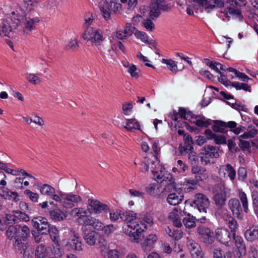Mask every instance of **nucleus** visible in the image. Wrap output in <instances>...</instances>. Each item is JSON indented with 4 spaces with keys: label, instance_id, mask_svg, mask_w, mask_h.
<instances>
[{
    "label": "nucleus",
    "instance_id": "nucleus-47",
    "mask_svg": "<svg viewBox=\"0 0 258 258\" xmlns=\"http://www.w3.org/2000/svg\"><path fill=\"white\" fill-rule=\"evenodd\" d=\"M166 171L165 170L164 168L160 167V170L158 171H152V173L153 175V177L155 179L159 182L160 180L162 178V175H163V173H165Z\"/></svg>",
    "mask_w": 258,
    "mask_h": 258
},
{
    "label": "nucleus",
    "instance_id": "nucleus-14",
    "mask_svg": "<svg viewBox=\"0 0 258 258\" xmlns=\"http://www.w3.org/2000/svg\"><path fill=\"white\" fill-rule=\"evenodd\" d=\"M68 245H69L73 249L76 251L83 250L81 239L78 233L75 231L73 232V236L71 238L70 241L68 242Z\"/></svg>",
    "mask_w": 258,
    "mask_h": 258
},
{
    "label": "nucleus",
    "instance_id": "nucleus-35",
    "mask_svg": "<svg viewBox=\"0 0 258 258\" xmlns=\"http://www.w3.org/2000/svg\"><path fill=\"white\" fill-rule=\"evenodd\" d=\"M51 239L54 242L58 243L59 235L57 229L55 227H50V230L48 231Z\"/></svg>",
    "mask_w": 258,
    "mask_h": 258
},
{
    "label": "nucleus",
    "instance_id": "nucleus-45",
    "mask_svg": "<svg viewBox=\"0 0 258 258\" xmlns=\"http://www.w3.org/2000/svg\"><path fill=\"white\" fill-rule=\"evenodd\" d=\"M15 213L16 219L21 220L25 222H27L29 221V216L26 213L19 210L15 211Z\"/></svg>",
    "mask_w": 258,
    "mask_h": 258
},
{
    "label": "nucleus",
    "instance_id": "nucleus-5",
    "mask_svg": "<svg viewBox=\"0 0 258 258\" xmlns=\"http://www.w3.org/2000/svg\"><path fill=\"white\" fill-rule=\"evenodd\" d=\"M30 229L26 225L22 226L19 232L13 242L16 250H23L28 248V237Z\"/></svg>",
    "mask_w": 258,
    "mask_h": 258
},
{
    "label": "nucleus",
    "instance_id": "nucleus-33",
    "mask_svg": "<svg viewBox=\"0 0 258 258\" xmlns=\"http://www.w3.org/2000/svg\"><path fill=\"white\" fill-rule=\"evenodd\" d=\"M194 2L197 3L199 5L205 7L207 12H210V10H213L215 8V6L210 4V2L208 0H193Z\"/></svg>",
    "mask_w": 258,
    "mask_h": 258
},
{
    "label": "nucleus",
    "instance_id": "nucleus-3",
    "mask_svg": "<svg viewBox=\"0 0 258 258\" xmlns=\"http://www.w3.org/2000/svg\"><path fill=\"white\" fill-rule=\"evenodd\" d=\"M24 20V16L17 12H13L10 16L3 21L0 25V36L10 37Z\"/></svg>",
    "mask_w": 258,
    "mask_h": 258
},
{
    "label": "nucleus",
    "instance_id": "nucleus-21",
    "mask_svg": "<svg viewBox=\"0 0 258 258\" xmlns=\"http://www.w3.org/2000/svg\"><path fill=\"white\" fill-rule=\"evenodd\" d=\"M21 227L22 226L20 225H12L9 226L6 231V234L8 238L10 240H12L14 238L15 240V237L17 236Z\"/></svg>",
    "mask_w": 258,
    "mask_h": 258
},
{
    "label": "nucleus",
    "instance_id": "nucleus-12",
    "mask_svg": "<svg viewBox=\"0 0 258 258\" xmlns=\"http://www.w3.org/2000/svg\"><path fill=\"white\" fill-rule=\"evenodd\" d=\"M215 236L217 240L225 245H228L231 241L230 233L224 228H218L216 230Z\"/></svg>",
    "mask_w": 258,
    "mask_h": 258
},
{
    "label": "nucleus",
    "instance_id": "nucleus-58",
    "mask_svg": "<svg viewBox=\"0 0 258 258\" xmlns=\"http://www.w3.org/2000/svg\"><path fill=\"white\" fill-rule=\"evenodd\" d=\"M162 178L158 182L162 183L164 181L166 182H170V180H172L174 179L173 177V176L171 174L166 171L165 173H163V175H162Z\"/></svg>",
    "mask_w": 258,
    "mask_h": 258
},
{
    "label": "nucleus",
    "instance_id": "nucleus-37",
    "mask_svg": "<svg viewBox=\"0 0 258 258\" xmlns=\"http://www.w3.org/2000/svg\"><path fill=\"white\" fill-rule=\"evenodd\" d=\"M231 86L235 88L236 90L242 89L244 91L250 92V87L246 83L233 82L231 83Z\"/></svg>",
    "mask_w": 258,
    "mask_h": 258
},
{
    "label": "nucleus",
    "instance_id": "nucleus-64",
    "mask_svg": "<svg viewBox=\"0 0 258 258\" xmlns=\"http://www.w3.org/2000/svg\"><path fill=\"white\" fill-rule=\"evenodd\" d=\"M105 258H120L119 252L115 250H110L108 251L107 257Z\"/></svg>",
    "mask_w": 258,
    "mask_h": 258
},
{
    "label": "nucleus",
    "instance_id": "nucleus-25",
    "mask_svg": "<svg viewBox=\"0 0 258 258\" xmlns=\"http://www.w3.org/2000/svg\"><path fill=\"white\" fill-rule=\"evenodd\" d=\"M136 213L133 214L128 212H124L120 211L119 212V217L123 221H126V224L130 223L132 222H134L138 220L136 218Z\"/></svg>",
    "mask_w": 258,
    "mask_h": 258
},
{
    "label": "nucleus",
    "instance_id": "nucleus-49",
    "mask_svg": "<svg viewBox=\"0 0 258 258\" xmlns=\"http://www.w3.org/2000/svg\"><path fill=\"white\" fill-rule=\"evenodd\" d=\"M190 252L194 258H204V254L200 246H199L198 248L197 247Z\"/></svg>",
    "mask_w": 258,
    "mask_h": 258
},
{
    "label": "nucleus",
    "instance_id": "nucleus-53",
    "mask_svg": "<svg viewBox=\"0 0 258 258\" xmlns=\"http://www.w3.org/2000/svg\"><path fill=\"white\" fill-rule=\"evenodd\" d=\"M133 107V105L132 104V101H130L128 103L125 102L122 104V111L124 115L128 114L129 112L131 111L132 108Z\"/></svg>",
    "mask_w": 258,
    "mask_h": 258
},
{
    "label": "nucleus",
    "instance_id": "nucleus-9",
    "mask_svg": "<svg viewBox=\"0 0 258 258\" xmlns=\"http://www.w3.org/2000/svg\"><path fill=\"white\" fill-rule=\"evenodd\" d=\"M213 130L215 132L225 133L227 132L226 128H229L230 131L233 133V130L237 126L236 122L233 121L226 122L221 120H213Z\"/></svg>",
    "mask_w": 258,
    "mask_h": 258
},
{
    "label": "nucleus",
    "instance_id": "nucleus-6",
    "mask_svg": "<svg viewBox=\"0 0 258 258\" xmlns=\"http://www.w3.org/2000/svg\"><path fill=\"white\" fill-rule=\"evenodd\" d=\"M197 233L199 238L206 246H212L215 239L214 233L212 230L208 227L201 226L198 227Z\"/></svg>",
    "mask_w": 258,
    "mask_h": 258
},
{
    "label": "nucleus",
    "instance_id": "nucleus-59",
    "mask_svg": "<svg viewBox=\"0 0 258 258\" xmlns=\"http://www.w3.org/2000/svg\"><path fill=\"white\" fill-rule=\"evenodd\" d=\"M227 103L228 104H229L230 105H231L232 108H233L239 111L240 110H242L243 111L246 112L247 110V109L245 107V105H241L240 104H237L236 102L235 103H233V102L230 103L229 102H227Z\"/></svg>",
    "mask_w": 258,
    "mask_h": 258
},
{
    "label": "nucleus",
    "instance_id": "nucleus-23",
    "mask_svg": "<svg viewBox=\"0 0 258 258\" xmlns=\"http://www.w3.org/2000/svg\"><path fill=\"white\" fill-rule=\"evenodd\" d=\"M196 120L193 121V122L196 125L202 127H207L212 124L213 120L211 119L206 120L204 116H196L195 117Z\"/></svg>",
    "mask_w": 258,
    "mask_h": 258
},
{
    "label": "nucleus",
    "instance_id": "nucleus-30",
    "mask_svg": "<svg viewBox=\"0 0 258 258\" xmlns=\"http://www.w3.org/2000/svg\"><path fill=\"white\" fill-rule=\"evenodd\" d=\"M79 47V41L76 38L71 39L66 46L67 50L73 51H77Z\"/></svg>",
    "mask_w": 258,
    "mask_h": 258
},
{
    "label": "nucleus",
    "instance_id": "nucleus-29",
    "mask_svg": "<svg viewBox=\"0 0 258 258\" xmlns=\"http://www.w3.org/2000/svg\"><path fill=\"white\" fill-rule=\"evenodd\" d=\"M166 232L170 237H172L173 239L176 241L180 239L182 237L183 232L181 230L177 229L172 230L171 229L168 228V230H166Z\"/></svg>",
    "mask_w": 258,
    "mask_h": 258
},
{
    "label": "nucleus",
    "instance_id": "nucleus-55",
    "mask_svg": "<svg viewBox=\"0 0 258 258\" xmlns=\"http://www.w3.org/2000/svg\"><path fill=\"white\" fill-rule=\"evenodd\" d=\"M204 61L206 64L209 66L212 69L214 70L215 71L218 73L219 74H221V72L217 67V66L216 65L215 62H214L213 61H211L208 58H205Z\"/></svg>",
    "mask_w": 258,
    "mask_h": 258
},
{
    "label": "nucleus",
    "instance_id": "nucleus-48",
    "mask_svg": "<svg viewBox=\"0 0 258 258\" xmlns=\"http://www.w3.org/2000/svg\"><path fill=\"white\" fill-rule=\"evenodd\" d=\"M205 150H208V152L211 154V156L214 158H218L219 154L218 151L216 149V147L211 145H207L205 146Z\"/></svg>",
    "mask_w": 258,
    "mask_h": 258
},
{
    "label": "nucleus",
    "instance_id": "nucleus-11",
    "mask_svg": "<svg viewBox=\"0 0 258 258\" xmlns=\"http://www.w3.org/2000/svg\"><path fill=\"white\" fill-rule=\"evenodd\" d=\"M88 202V210L90 211V213L93 211L95 213H100L103 211H107L109 210L107 205L103 204L99 201L89 199Z\"/></svg>",
    "mask_w": 258,
    "mask_h": 258
},
{
    "label": "nucleus",
    "instance_id": "nucleus-17",
    "mask_svg": "<svg viewBox=\"0 0 258 258\" xmlns=\"http://www.w3.org/2000/svg\"><path fill=\"white\" fill-rule=\"evenodd\" d=\"M49 213L51 219L54 222L63 221L68 216V214L66 213L61 211L59 209L50 210Z\"/></svg>",
    "mask_w": 258,
    "mask_h": 258
},
{
    "label": "nucleus",
    "instance_id": "nucleus-32",
    "mask_svg": "<svg viewBox=\"0 0 258 258\" xmlns=\"http://www.w3.org/2000/svg\"><path fill=\"white\" fill-rule=\"evenodd\" d=\"M162 62L163 63H164L166 64L167 66H169V70L172 72H177V71H181L183 67L181 68V69L178 70L177 69V66L176 64L175 63V61L173 60L172 59H167L165 58H163L162 59Z\"/></svg>",
    "mask_w": 258,
    "mask_h": 258
},
{
    "label": "nucleus",
    "instance_id": "nucleus-8",
    "mask_svg": "<svg viewBox=\"0 0 258 258\" xmlns=\"http://www.w3.org/2000/svg\"><path fill=\"white\" fill-rule=\"evenodd\" d=\"M213 192L215 204L221 208L225 205L226 201V193L224 185L221 183L216 184L213 188Z\"/></svg>",
    "mask_w": 258,
    "mask_h": 258
},
{
    "label": "nucleus",
    "instance_id": "nucleus-31",
    "mask_svg": "<svg viewBox=\"0 0 258 258\" xmlns=\"http://www.w3.org/2000/svg\"><path fill=\"white\" fill-rule=\"evenodd\" d=\"M47 255L46 249L42 244L39 245L35 251L36 258H44Z\"/></svg>",
    "mask_w": 258,
    "mask_h": 258
},
{
    "label": "nucleus",
    "instance_id": "nucleus-26",
    "mask_svg": "<svg viewBox=\"0 0 258 258\" xmlns=\"http://www.w3.org/2000/svg\"><path fill=\"white\" fill-rule=\"evenodd\" d=\"M59 195L61 196L62 199H66L70 201L72 203H78L81 202L82 200V198L78 195L64 194L60 191L59 192Z\"/></svg>",
    "mask_w": 258,
    "mask_h": 258
},
{
    "label": "nucleus",
    "instance_id": "nucleus-15",
    "mask_svg": "<svg viewBox=\"0 0 258 258\" xmlns=\"http://www.w3.org/2000/svg\"><path fill=\"white\" fill-rule=\"evenodd\" d=\"M83 238L89 245H94L97 240V233L94 231L85 228L83 231Z\"/></svg>",
    "mask_w": 258,
    "mask_h": 258
},
{
    "label": "nucleus",
    "instance_id": "nucleus-34",
    "mask_svg": "<svg viewBox=\"0 0 258 258\" xmlns=\"http://www.w3.org/2000/svg\"><path fill=\"white\" fill-rule=\"evenodd\" d=\"M40 191L42 195L49 196L55 192V189L49 184H44L40 187Z\"/></svg>",
    "mask_w": 258,
    "mask_h": 258
},
{
    "label": "nucleus",
    "instance_id": "nucleus-4",
    "mask_svg": "<svg viewBox=\"0 0 258 258\" xmlns=\"http://www.w3.org/2000/svg\"><path fill=\"white\" fill-rule=\"evenodd\" d=\"M146 228V225L142 223L140 219L126 224L123 226L124 233L130 237L132 241L137 243L142 242L145 239L143 233Z\"/></svg>",
    "mask_w": 258,
    "mask_h": 258
},
{
    "label": "nucleus",
    "instance_id": "nucleus-40",
    "mask_svg": "<svg viewBox=\"0 0 258 258\" xmlns=\"http://www.w3.org/2000/svg\"><path fill=\"white\" fill-rule=\"evenodd\" d=\"M26 79L28 82L35 85L38 84L41 82L40 78L38 76L32 73L28 74Z\"/></svg>",
    "mask_w": 258,
    "mask_h": 258
},
{
    "label": "nucleus",
    "instance_id": "nucleus-20",
    "mask_svg": "<svg viewBox=\"0 0 258 258\" xmlns=\"http://www.w3.org/2000/svg\"><path fill=\"white\" fill-rule=\"evenodd\" d=\"M233 235L235 245L238 251L240 254L245 253L246 252V246L243 238L240 236L236 235L235 233H233Z\"/></svg>",
    "mask_w": 258,
    "mask_h": 258
},
{
    "label": "nucleus",
    "instance_id": "nucleus-50",
    "mask_svg": "<svg viewBox=\"0 0 258 258\" xmlns=\"http://www.w3.org/2000/svg\"><path fill=\"white\" fill-rule=\"evenodd\" d=\"M100 10L102 16L106 21L110 19V13L112 11H110L109 9L106 8V6L105 5L103 7H100Z\"/></svg>",
    "mask_w": 258,
    "mask_h": 258
},
{
    "label": "nucleus",
    "instance_id": "nucleus-43",
    "mask_svg": "<svg viewBox=\"0 0 258 258\" xmlns=\"http://www.w3.org/2000/svg\"><path fill=\"white\" fill-rule=\"evenodd\" d=\"M136 31H137V29L134 26H133L131 23H126L123 31V33L128 37L131 36L133 34H135Z\"/></svg>",
    "mask_w": 258,
    "mask_h": 258
},
{
    "label": "nucleus",
    "instance_id": "nucleus-36",
    "mask_svg": "<svg viewBox=\"0 0 258 258\" xmlns=\"http://www.w3.org/2000/svg\"><path fill=\"white\" fill-rule=\"evenodd\" d=\"M93 219L94 218L93 217H90L89 216L86 215L85 216H82V217L78 218L77 220L80 224L83 226H91Z\"/></svg>",
    "mask_w": 258,
    "mask_h": 258
},
{
    "label": "nucleus",
    "instance_id": "nucleus-24",
    "mask_svg": "<svg viewBox=\"0 0 258 258\" xmlns=\"http://www.w3.org/2000/svg\"><path fill=\"white\" fill-rule=\"evenodd\" d=\"M106 8L116 13L119 12L121 8V5L117 3V0H105V5Z\"/></svg>",
    "mask_w": 258,
    "mask_h": 258
},
{
    "label": "nucleus",
    "instance_id": "nucleus-41",
    "mask_svg": "<svg viewBox=\"0 0 258 258\" xmlns=\"http://www.w3.org/2000/svg\"><path fill=\"white\" fill-rule=\"evenodd\" d=\"M157 239V236L155 234H149L145 239L143 244V246H151Z\"/></svg>",
    "mask_w": 258,
    "mask_h": 258
},
{
    "label": "nucleus",
    "instance_id": "nucleus-16",
    "mask_svg": "<svg viewBox=\"0 0 258 258\" xmlns=\"http://www.w3.org/2000/svg\"><path fill=\"white\" fill-rule=\"evenodd\" d=\"M244 236L248 241L253 242L258 240V226H251L245 231Z\"/></svg>",
    "mask_w": 258,
    "mask_h": 258
},
{
    "label": "nucleus",
    "instance_id": "nucleus-57",
    "mask_svg": "<svg viewBox=\"0 0 258 258\" xmlns=\"http://www.w3.org/2000/svg\"><path fill=\"white\" fill-rule=\"evenodd\" d=\"M24 194L27 196H29V198L31 199V200L33 202H37L38 198L39 195L37 193H35L33 192H32L29 189H26L24 191Z\"/></svg>",
    "mask_w": 258,
    "mask_h": 258
},
{
    "label": "nucleus",
    "instance_id": "nucleus-56",
    "mask_svg": "<svg viewBox=\"0 0 258 258\" xmlns=\"http://www.w3.org/2000/svg\"><path fill=\"white\" fill-rule=\"evenodd\" d=\"M127 72L131 74V76L135 79L139 78V72L137 71L136 66L133 64L127 70Z\"/></svg>",
    "mask_w": 258,
    "mask_h": 258
},
{
    "label": "nucleus",
    "instance_id": "nucleus-62",
    "mask_svg": "<svg viewBox=\"0 0 258 258\" xmlns=\"http://www.w3.org/2000/svg\"><path fill=\"white\" fill-rule=\"evenodd\" d=\"M226 14H229L237 17H240L241 16V12L240 10L235 9L231 7L227 8V11H226Z\"/></svg>",
    "mask_w": 258,
    "mask_h": 258
},
{
    "label": "nucleus",
    "instance_id": "nucleus-10",
    "mask_svg": "<svg viewBox=\"0 0 258 258\" xmlns=\"http://www.w3.org/2000/svg\"><path fill=\"white\" fill-rule=\"evenodd\" d=\"M228 208L231 210L234 217L239 219H242L243 212L239 201L237 199L229 200L228 203Z\"/></svg>",
    "mask_w": 258,
    "mask_h": 258
},
{
    "label": "nucleus",
    "instance_id": "nucleus-52",
    "mask_svg": "<svg viewBox=\"0 0 258 258\" xmlns=\"http://www.w3.org/2000/svg\"><path fill=\"white\" fill-rule=\"evenodd\" d=\"M214 140L215 143L216 144H226V137L223 135H215V136L213 137V139Z\"/></svg>",
    "mask_w": 258,
    "mask_h": 258
},
{
    "label": "nucleus",
    "instance_id": "nucleus-27",
    "mask_svg": "<svg viewBox=\"0 0 258 258\" xmlns=\"http://www.w3.org/2000/svg\"><path fill=\"white\" fill-rule=\"evenodd\" d=\"M202 151L203 152L200 153L201 161L202 164L207 165L208 163H210V158L213 157L208 152V150H205V147H203Z\"/></svg>",
    "mask_w": 258,
    "mask_h": 258
},
{
    "label": "nucleus",
    "instance_id": "nucleus-22",
    "mask_svg": "<svg viewBox=\"0 0 258 258\" xmlns=\"http://www.w3.org/2000/svg\"><path fill=\"white\" fill-rule=\"evenodd\" d=\"M124 128L130 132H133L135 130H141L139 122L135 118L127 119Z\"/></svg>",
    "mask_w": 258,
    "mask_h": 258
},
{
    "label": "nucleus",
    "instance_id": "nucleus-13",
    "mask_svg": "<svg viewBox=\"0 0 258 258\" xmlns=\"http://www.w3.org/2000/svg\"><path fill=\"white\" fill-rule=\"evenodd\" d=\"M39 21L38 18H24V20L21 22H24L23 32L25 34H28L29 32L35 29V24Z\"/></svg>",
    "mask_w": 258,
    "mask_h": 258
},
{
    "label": "nucleus",
    "instance_id": "nucleus-28",
    "mask_svg": "<svg viewBox=\"0 0 258 258\" xmlns=\"http://www.w3.org/2000/svg\"><path fill=\"white\" fill-rule=\"evenodd\" d=\"M166 0H151L152 6H157L160 10L169 11L170 8L168 5L165 4Z\"/></svg>",
    "mask_w": 258,
    "mask_h": 258
},
{
    "label": "nucleus",
    "instance_id": "nucleus-39",
    "mask_svg": "<svg viewBox=\"0 0 258 258\" xmlns=\"http://www.w3.org/2000/svg\"><path fill=\"white\" fill-rule=\"evenodd\" d=\"M173 190L177 191L176 183L175 182L174 179L170 180V182H167V184L164 187L162 192L165 191L166 192H170Z\"/></svg>",
    "mask_w": 258,
    "mask_h": 258
},
{
    "label": "nucleus",
    "instance_id": "nucleus-61",
    "mask_svg": "<svg viewBox=\"0 0 258 258\" xmlns=\"http://www.w3.org/2000/svg\"><path fill=\"white\" fill-rule=\"evenodd\" d=\"M238 178L244 181L247 177V171L244 167H240L238 171Z\"/></svg>",
    "mask_w": 258,
    "mask_h": 258
},
{
    "label": "nucleus",
    "instance_id": "nucleus-46",
    "mask_svg": "<svg viewBox=\"0 0 258 258\" xmlns=\"http://www.w3.org/2000/svg\"><path fill=\"white\" fill-rule=\"evenodd\" d=\"M144 27L149 31H153L155 29V25L151 19H146L142 22Z\"/></svg>",
    "mask_w": 258,
    "mask_h": 258
},
{
    "label": "nucleus",
    "instance_id": "nucleus-42",
    "mask_svg": "<svg viewBox=\"0 0 258 258\" xmlns=\"http://www.w3.org/2000/svg\"><path fill=\"white\" fill-rule=\"evenodd\" d=\"M151 10L150 11V18L151 19L154 20L159 16L161 13L160 12V9L158 8V6H151Z\"/></svg>",
    "mask_w": 258,
    "mask_h": 258
},
{
    "label": "nucleus",
    "instance_id": "nucleus-2",
    "mask_svg": "<svg viewBox=\"0 0 258 258\" xmlns=\"http://www.w3.org/2000/svg\"><path fill=\"white\" fill-rule=\"evenodd\" d=\"M185 204L189 205L201 214L197 215L198 221L202 223L205 222L207 210L210 205L209 199L206 196L201 193H198L195 195L194 200H187L185 201Z\"/></svg>",
    "mask_w": 258,
    "mask_h": 258
},
{
    "label": "nucleus",
    "instance_id": "nucleus-38",
    "mask_svg": "<svg viewBox=\"0 0 258 258\" xmlns=\"http://www.w3.org/2000/svg\"><path fill=\"white\" fill-rule=\"evenodd\" d=\"M188 217L184 218L182 220L183 223L186 228H192L196 226V223L193 219V216L190 217V214H187Z\"/></svg>",
    "mask_w": 258,
    "mask_h": 258
},
{
    "label": "nucleus",
    "instance_id": "nucleus-44",
    "mask_svg": "<svg viewBox=\"0 0 258 258\" xmlns=\"http://www.w3.org/2000/svg\"><path fill=\"white\" fill-rule=\"evenodd\" d=\"M188 158L191 165H195L199 163L198 156L194 151H191L188 153Z\"/></svg>",
    "mask_w": 258,
    "mask_h": 258
},
{
    "label": "nucleus",
    "instance_id": "nucleus-19",
    "mask_svg": "<svg viewBox=\"0 0 258 258\" xmlns=\"http://www.w3.org/2000/svg\"><path fill=\"white\" fill-rule=\"evenodd\" d=\"M181 213L178 212L176 208H174L173 211L169 213L168 218L172 220L174 226L177 227H180L182 226L181 222Z\"/></svg>",
    "mask_w": 258,
    "mask_h": 258
},
{
    "label": "nucleus",
    "instance_id": "nucleus-60",
    "mask_svg": "<svg viewBox=\"0 0 258 258\" xmlns=\"http://www.w3.org/2000/svg\"><path fill=\"white\" fill-rule=\"evenodd\" d=\"M91 226L97 230H100L103 228V224L99 220L94 218Z\"/></svg>",
    "mask_w": 258,
    "mask_h": 258
},
{
    "label": "nucleus",
    "instance_id": "nucleus-63",
    "mask_svg": "<svg viewBox=\"0 0 258 258\" xmlns=\"http://www.w3.org/2000/svg\"><path fill=\"white\" fill-rule=\"evenodd\" d=\"M142 223H146L150 226H152L154 224L153 218L152 216L150 214H146L145 215L144 217L143 218V220L141 221Z\"/></svg>",
    "mask_w": 258,
    "mask_h": 258
},
{
    "label": "nucleus",
    "instance_id": "nucleus-7",
    "mask_svg": "<svg viewBox=\"0 0 258 258\" xmlns=\"http://www.w3.org/2000/svg\"><path fill=\"white\" fill-rule=\"evenodd\" d=\"M32 224L41 234L46 235L50 230V225L45 217L42 216L34 217L32 220Z\"/></svg>",
    "mask_w": 258,
    "mask_h": 258
},
{
    "label": "nucleus",
    "instance_id": "nucleus-18",
    "mask_svg": "<svg viewBox=\"0 0 258 258\" xmlns=\"http://www.w3.org/2000/svg\"><path fill=\"white\" fill-rule=\"evenodd\" d=\"M183 199V194L173 192L168 195L166 201L169 205L176 206L180 204Z\"/></svg>",
    "mask_w": 258,
    "mask_h": 258
},
{
    "label": "nucleus",
    "instance_id": "nucleus-51",
    "mask_svg": "<svg viewBox=\"0 0 258 258\" xmlns=\"http://www.w3.org/2000/svg\"><path fill=\"white\" fill-rule=\"evenodd\" d=\"M226 171L228 173V176L231 180H233L235 178L236 171L234 168L230 164L226 165Z\"/></svg>",
    "mask_w": 258,
    "mask_h": 258
},
{
    "label": "nucleus",
    "instance_id": "nucleus-1",
    "mask_svg": "<svg viewBox=\"0 0 258 258\" xmlns=\"http://www.w3.org/2000/svg\"><path fill=\"white\" fill-rule=\"evenodd\" d=\"M82 38L86 40L91 41L92 45L100 52L103 57L109 60H115V57L112 52L114 50V45H111L105 49L102 45L104 38L102 31L98 29L87 28L82 35Z\"/></svg>",
    "mask_w": 258,
    "mask_h": 258
},
{
    "label": "nucleus",
    "instance_id": "nucleus-54",
    "mask_svg": "<svg viewBox=\"0 0 258 258\" xmlns=\"http://www.w3.org/2000/svg\"><path fill=\"white\" fill-rule=\"evenodd\" d=\"M135 35L137 38L141 39L143 42L147 43H149L148 40V37L145 32L137 30L135 32Z\"/></svg>",
    "mask_w": 258,
    "mask_h": 258
}]
</instances>
